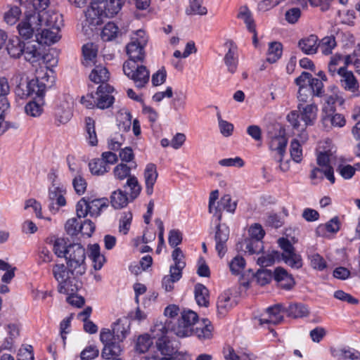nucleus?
<instances>
[{
  "mask_svg": "<svg viewBox=\"0 0 360 360\" xmlns=\"http://www.w3.org/2000/svg\"><path fill=\"white\" fill-rule=\"evenodd\" d=\"M122 8L121 0H94L85 12L86 23L97 26L104 18H112Z\"/></svg>",
  "mask_w": 360,
  "mask_h": 360,
  "instance_id": "1",
  "label": "nucleus"
},
{
  "mask_svg": "<svg viewBox=\"0 0 360 360\" xmlns=\"http://www.w3.org/2000/svg\"><path fill=\"white\" fill-rule=\"evenodd\" d=\"M52 274L58 283V291L60 293L73 295L78 289L75 270L64 264H55L52 266Z\"/></svg>",
  "mask_w": 360,
  "mask_h": 360,
  "instance_id": "2",
  "label": "nucleus"
},
{
  "mask_svg": "<svg viewBox=\"0 0 360 360\" xmlns=\"http://www.w3.org/2000/svg\"><path fill=\"white\" fill-rule=\"evenodd\" d=\"M318 107L311 102L309 104H298L297 110H292L287 115V120L294 129L313 126L317 119Z\"/></svg>",
  "mask_w": 360,
  "mask_h": 360,
  "instance_id": "3",
  "label": "nucleus"
},
{
  "mask_svg": "<svg viewBox=\"0 0 360 360\" xmlns=\"http://www.w3.org/2000/svg\"><path fill=\"white\" fill-rule=\"evenodd\" d=\"M65 259L67 265L75 270L77 274L82 276L85 274L86 271V251L80 244L68 245Z\"/></svg>",
  "mask_w": 360,
  "mask_h": 360,
  "instance_id": "4",
  "label": "nucleus"
},
{
  "mask_svg": "<svg viewBox=\"0 0 360 360\" xmlns=\"http://www.w3.org/2000/svg\"><path fill=\"white\" fill-rule=\"evenodd\" d=\"M124 75L133 80L136 87L143 88L149 82L150 72L142 65H137L132 60H127L122 66Z\"/></svg>",
  "mask_w": 360,
  "mask_h": 360,
  "instance_id": "5",
  "label": "nucleus"
},
{
  "mask_svg": "<svg viewBox=\"0 0 360 360\" xmlns=\"http://www.w3.org/2000/svg\"><path fill=\"white\" fill-rule=\"evenodd\" d=\"M148 42V38L143 30H138L135 36L131 38V41L126 47L127 53L129 57L128 60L143 62L145 58L144 47Z\"/></svg>",
  "mask_w": 360,
  "mask_h": 360,
  "instance_id": "6",
  "label": "nucleus"
},
{
  "mask_svg": "<svg viewBox=\"0 0 360 360\" xmlns=\"http://www.w3.org/2000/svg\"><path fill=\"white\" fill-rule=\"evenodd\" d=\"M278 244L283 250L281 256L286 264L295 269L302 266L301 256L295 252V248L288 238H280L278 240Z\"/></svg>",
  "mask_w": 360,
  "mask_h": 360,
  "instance_id": "7",
  "label": "nucleus"
},
{
  "mask_svg": "<svg viewBox=\"0 0 360 360\" xmlns=\"http://www.w3.org/2000/svg\"><path fill=\"white\" fill-rule=\"evenodd\" d=\"M193 316H169L168 326L170 332L179 337L184 338L192 335Z\"/></svg>",
  "mask_w": 360,
  "mask_h": 360,
  "instance_id": "8",
  "label": "nucleus"
},
{
  "mask_svg": "<svg viewBox=\"0 0 360 360\" xmlns=\"http://www.w3.org/2000/svg\"><path fill=\"white\" fill-rule=\"evenodd\" d=\"M32 20H37V25L41 28H60L63 25L62 15L53 11L33 12Z\"/></svg>",
  "mask_w": 360,
  "mask_h": 360,
  "instance_id": "9",
  "label": "nucleus"
},
{
  "mask_svg": "<svg viewBox=\"0 0 360 360\" xmlns=\"http://www.w3.org/2000/svg\"><path fill=\"white\" fill-rule=\"evenodd\" d=\"M268 315H278L281 313L288 315H307L310 313L307 306L303 303H292L288 307L282 304H276L266 309Z\"/></svg>",
  "mask_w": 360,
  "mask_h": 360,
  "instance_id": "10",
  "label": "nucleus"
},
{
  "mask_svg": "<svg viewBox=\"0 0 360 360\" xmlns=\"http://www.w3.org/2000/svg\"><path fill=\"white\" fill-rule=\"evenodd\" d=\"M192 334H195L201 340H211L213 338L214 326L206 318L193 316Z\"/></svg>",
  "mask_w": 360,
  "mask_h": 360,
  "instance_id": "11",
  "label": "nucleus"
},
{
  "mask_svg": "<svg viewBox=\"0 0 360 360\" xmlns=\"http://www.w3.org/2000/svg\"><path fill=\"white\" fill-rule=\"evenodd\" d=\"M20 37L25 40L31 39L34 34L36 38L39 36V32L41 27L37 25V20H32V13L27 14L17 26Z\"/></svg>",
  "mask_w": 360,
  "mask_h": 360,
  "instance_id": "12",
  "label": "nucleus"
},
{
  "mask_svg": "<svg viewBox=\"0 0 360 360\" xmlns=\"http://www.w3.org/2000/svg\"><path fill=\"white\" fill-rule=\"evenodd\" d=\"M114 89L108 84H101L95 93L96 107L100 109H105L110 108L114 103V97L110 94L113 91Z\"/></svg>",
  "mask_w": 360,
  "mask_h": 360,
  "instance_id": "13",
  "label": "nucleus"
},
{
  "mask_svg": "<svg viewBox=\"0 0 360 360\" xmlns=\"http://www.w3.org/2000/svg\"><path fill=\"white\" fill-rule=\"evenodd\" d=\"M338 75L340 77V84L345 90L359 96V94H356L359 91V82L352 72L347 71L345 67H340Z\"/></svg>",
  "mask_w": 360,
  "mask_h": 360,
  "instance_id": "14",
  "label": "nucleus"
},
{
  "mask_svg": "<svg viewBox=\"0 0 360 360\" xmlns=\"http://www.w3.org/2000/svg\"><path fill=\"white\" fill-rule=\"evenodd\" d=\"M13 81L16 84L15 88V94L20 98H25L30 96V86H34L35 82H30L22 73H16L13 77Z\"/></svg>",
  "mask_w": 360,
  "mask_h": 360,
  "instance_id": "15",
  "label": "nucleus"
},
{
  "mask_svg": "<svg viewBox=\"0 0 360 360\" xmlns=\"http://www.w3.org/2000/svg\"><path fill=\"white\" fill-rule=\"evenodd\" d=\"M229 237V229L225 224H218L214 236L215 248L220 257L226 252V242Z\"/></svg>",
  "mask_w": 360,
  "mask_h": 360,
  "instance_id": "16",
  "label": "nucleus"
},
{
  "mask_svg": "<svg viewBox=\"0 0 360 360\" xmlns=\"http://www.w3.org/2000/svg\"><path fill=\"white\" fill-rule=\"evenodd\" d=\"M158 173L157 167L153 163L146 165L143 172V178L146 186V193L148 195L153 193V187L157 181Z\"/></svg>",
  "mask_w": 360,
  "mask_h": 360,
  "instance_id": "17",
  "label": "nucleus"
},
{
  "mask_svg": "<svg viewBox=\"0 0 360 360\" xmlns=\"http://www.w3.org/2000/svg\"><path fill=\"white\" fill-rule=\"evenodd\" d=\"M321 122L326 131H330L333 127H342L346 120L342 115L334 112L321 115Z\"/></svg>",
  "mask_w": 360,
  "mask_h": 360,
  "instance_id": "18",
  "label": "nucleus"
},
{
  "mask_svg": "<svg viewBox=\"0 0 360 360\" xmlns=\"http://www.w3.org/2000/svg\"><path fill=\"white\" fill-rule=\"evenodd\" d=\"M40 45L37 41L34 44L29 41L24 44L22 54L27 61L34 63L44 58L41 52Z\"/></svg>",
  "mask_w": 360,
  "mask_h": 360,
  "instance_id": "19",
  "label": "nucleus"
},
{
  "mask_svg": "<svg viewBox=\"0 0 360 360\" xmlns=\"http://www.w3.org/2000/svg\"><path fill=\"white\" fill-rule=\"evenodd\" d=\"M60 29L42 27L39 32L37 41L40 44H44L47 45L57 42L60 38L59 35Z\"/></svg>",
  "mask_w": 360,
  "mask_h": 360,
  "instance_id": "20",
  "label": "nucleus"
},
{
  "mask_svg": "<svg viewBox=\"0 0 360 360\" xmlns=\"http://www.w3.org/2000/svg\"><path fill=\"white\" fill-rule=\"evenodd\" d=\"M274 278L281 288L285 290L291 289L295 285V281L292 275L283 267H277L274 271Z\"/></svg>",
  "mask_w": 360,
  "mask_h": 360,
  "instance_id": "21",
  "label": "nucleus"
},
{
  "mask_svg": "<svg viewBox=\"0 0 360 360\" xmlns=\"http://www.w3.org/2000/svg\"><path fill=\"white\" fill-rule=\"evenodd\" d=\"M237 249L248 252L250 255L259 254L263 249V242L261 240L255 238H245L238 244Z\"/></svg>",
  "mask_w": 360,
  "mask_h": 360,
  "instance_id": "22",
  "label": "nucleus"
},
{
  "mask_svg": "<svg viewBox=\"0 0 360 360\" xmlns=\"http://www.w3.org/2000/svg\"><path fill=\"white\" fill-rule=\"evenodd\" d=\"M319 39L315 34H311L298 41V47L307 55L315 54L319 49Z\"/></svg>",
  "mask_w": 360,
  "mask_h": 360,
  "instance_id": "23",
  "label": "nucleus"
},
{
  "mask_svg": "<svg viewBox=\"0 0 360 360\" xmlns=\"http://www.w3.org/2000/svg\"><path fill=\"white\" fill-rule=\"evenodd\" d=\"M156 347L162 355L172 356L176 352L177 344L167 335L162 336L156 341Z\"/></svg>",
  "mask_w": 360,
  "mask_h": 360,
  "instance_id": "24",
  "label": "nucleus"
},
{
  "mask_svg": "<svg viewBox=\"0 0 360 360\" xmlns=\"http://www.w3.org/2000/svg\"><path fill=\"white\" fill-rule=\"evenodd\" d=\"M130 320L128 316L119 319L113 324L112 332L120 340H123L129 331Z\"/></svg>",
  "mask_w": 360,
  "mask_h": 360,
  "instance_id": "25",
  "label": "nucleus"
},
{
  "mask_svg": "<svg viewBox=\"0 0 360 360\" xmlns=\"http://www.w3.org/2000/svg\"><path fill=\"white\" fill-rule=\"evenodd\" d=\"M288 144V139L284 136H276L272 137L269 142V148L271 150L276 151L279 158L278 161L281 162L285 154V149Z\"/></svg>",
  "mask_w": 360,
  "mask_h": 360,
  "instance_id": "26",
  "label": "nucleus"
},
{
  "mask_svg": "<svg viewBox=\"0 0 360 360\" xmlns=\"http://www.w3.org/2000/svg\"><path fill=\"white\" fill-rule=\"evenodd\" d=\"M222 353L225 360H253L251 354L243 350L236 351L230 345L225 346Z\"/></svg>",
  "mask_w": 360,
  "mask_h": 360,
  "instance_id": "27",
  "label": "nucleus"
},
{
  "mask_svg": "<svg viewBox=\"0 0 360 360\" xmlns=\"http://www.w3.org/2000/svg\"><path fill=\"white\" fill-rule=\"evenodd\" d=\"M110 204L115 209H122L126 207L131 201L125 191L118 188L114 191L110 197Z\"/></svg>",
  "mask_w": 360,
  "mask_h": 360,
  "instance_id": "28",
  "label": "nucleus"
},
{
  "mask_svg": "<svg viewBox=\"0 0 360 360\" xmlns=\"http://www.w3.org/2000/svg\"><path fill=\"white\" fill-rule=\"evenodd\" d=\"M344 98L337 94L326 96L325 98L324 104L322 108L321 115L335 112V105L338 103L340 105H341L344 103Z\"/></svg>",
  "mask_w": 360,
  "mask_h": 360,
  "instance_id": "29",
  "label": "nucleus"
},
{
  "mask_svg": "<svg viewBox=\"0 0 360 360\" xmlns=\"http://www.w3.org/2000/svg\"><path fill=\"white\" fill-rule=\"evenodd\" d=\"M236 305V302L231 298L227 292H224L219 295L217 307L219 314H225Z\"/></svg>",
  "mask_w": 360,
  "mask_h": 360,
  "instance_id": "30",
  "label": "nucleus"
},
{
  "mask_svg": "<svg viewBox=\"0 0 360 360\" xmlns=\"http://www.w3.org/2000/svg\"><path fill=\"white\" fill-rule=\"evenodd\" d=\"M122 352V349L120 343L110 342V344H106L104 345L101 352V356L105 359L122 360L121 359L118 358Z\"/></svg>",
  "mask_w": 360,
  "mask_h": 360,
  "instance_id": "31",
  "label": "nucleus"
},
{
  "mask_svg": "<svg viewBox=\"0 0 360 360\" xmlns=\"http://www.w3.org/2000/svg\"><path fill=\"white\" fill-rule=\"evenodd\" d=\"M137 165L136 162H132L131 166L127 165L126 163L121 162L118 164L113 169V174L115 178L119 181H123L124 179H128L129 177L134 175L131 174V169H136Z\"/></svg>",
  "mask_w": 360,
  "mask_h": 360,
  "instance_id": "32",
  "label": "nucleus"
},
{
  "mask_svg": "<svg viewBox=\"0 0 360 360\" xmlns=\"http://www.w3.org/2000/svg\"><path fill=\"white\" fill-rule=\"evenodd\" d=\"M110 78V73L105 67L98 65L96 66L89 75L91 81L96 84H105Z\"/></svg>",
  "mask_w": 360,
  "mask_h": 360,
  "instance_id": "33",
  "label": "nucleus"
},
{
  "mask_svg": "<svg viewBox=\"0 0 360 360\" xmlns=\"http://www.w3.org/2000/svg\"><path fill=\"white\" fill-rule=\"evenodd\" d=\"M85 122V137L88 143L91 146H96L98 144V139L95 128V121L93 118L87 117L84 120Z\"/></svg>",
  "mask_w": 360,
  "mask_h": 360,
  "instance_id": "34",
  "label": "nucleus"
},
{
  "mask_svg": "<svg viewBox=\"0 0 360 360\" xmlns=\"http://www.w3.org/2000/svg\"><path fill=\"white\" fill-rule=\"evenodd\" d=\"M195 299L200 307H208L209 305V290L202 284L198 283L195 286Z\"/></svg>",
  "mask_w": 360,
  "mask_h": 360,
  "instance_id": "35",
  "label": "nucleus"
},
{
  "mask_svg": "<svg viewBox=\"0 0 360 360\" xmlns=\"http://www.w3.org/2000/svg\"><path fill=\"white\" fill-rule=\"evenodd\" d=\"M24 44L25 43L22 42L18 37L9 39L6 47L8 54L13 58H20L23 52Z\"/></svg>",
  "mask_w": 360,
  "mask_h": 360,
  "instance_id": "36",
  "label": "nucleus"
},
{
  "mask_svg": "<svg viewBox=\"0 0 360 360\" xmlns=\"http://www.w3.org/2000/svg\"><path fill=\"white\" fill-rule=\"evenodd\" d=\"M338 360H360V352L349 347H344L334 352Z\"/></svg>",
  "mask_w": 360,
  "mask_h": 360,
  "instance_id": "37",
  "label": "nucleus"
},
{
  "mask_svg": "<svg viewBox=\"0 0 360 360\" xmlns=\"http://www.w3.org/2000/svg\"><path fill=\"white\" fill-rule=\"evenodd\" d=\"M252 321L255 325L270 329L271 326L281 323L283 316H254Z\"/></svg>",
  "mask_w": 360,
  "mask_h": 360,
  "instance_id": "38",
  "label": "nucleus"
},
{
  "mask_svg": "<svg viewBox=\"0 0 360 360\" xmlns=\"http://www.w3.org/2000/svg\"><path fill=\"white\" fill-rule=\"evenodd\" d=\"M169 319H166L165 322L157 321L150 329L152 338L159 340L162 336H167L170 331V326H168Z\"/></svg>",
  "mask_w": 360,
  "mask_h": 360,
  "instance_id": "39",
  "label": "nucleus"
},
{
  "mask_svg": "<svg viewBox=\"0 0 360 360\" xmlns=\"http://www.w3.org/2000/svg\"><path fill=\"white\" fill-rule=\"evenodd\" d=\"M108 200L105 198L100 199H94L89 201V215L91 217H98L103 208L108 206Z\"/></svg>",
  "mask_w": 360,
  "mask_h": 360,
  "instance_id": "40",
  "label": "nucleus"
},
{
  "mask_svg": "<svg viewBox=\"0 0 360 360\" xmlns=\"http://www.w3.org/2000/svg\"><path fill=\"white\" fill-rule=\"evenodd\" d=\"M98 49L95 44L93 43H87L82 47V53L84 56V65L87 66L91 63H94V60L97 56Z\"/></svg>",
  "mask_w": 360,
  "mask_h": 360,
  "instance_id": "41",
  "label": "nucleus"
},
{
  "mask_svg": "<svg viewBox=\"0 0 360 360\" xmlns=\"http://www.w3.org/2000/svg\"><path fill=\"white\" fill-rule=\"evenodd\" d=\"M72 115L69 106H58L55 110V118L58 124H65L70 121Z\"/></svg>",
  "mask_w": 360,
  "mask_h": 360,
  "instance_id": "42",
  "label": "nucleus"
},
{
  "mask_svg": "<svg viewBox=\"0 0 360 360\" xmlns=\"http://www.w3.org/2000/svg\"><path fill=\"white\" fill-rule=\"evenodd\" d=\"M124 188L127 187L129 188V195L131 201L136 199L140 194L141 191V186L138 181V179L134 175L131 177H129L126 184L123 186Z\"/></svg>",
  "mask_w": 360,
  "mask_h": 360,
  "instance_id": "43",
  "label": "nucleus"
},
{
  "mask_svg": "<svg viewBox=\"0 0 360 360\" xmlns=\"http://www.w3.org/2000/svg\"><path fill=\"white\" fill-rule=\"evenodd\" d=\"M282 55V44L280 42H271L269 44L266 60L270 63L277 61Z\"/></svg>",
  "mask_w": 360,
  "mask_h": 360,
  "instance_id": "44",
  "label": "nucleus"
},
{
  "mask_svg": "<svg viewBox=\"0 0 360 360\" xmlns=\"http://www.w3.org/2000/svg\"><path fill=\"white\" fill-rule=\"evenodd\" d=\"M118 33V27L114 22H109L103 28L101 36L104 41H110L115 39Z\"/></svg>",
  "mask_w": 360,
  "mask_h": 360,
  "instance_id": "45",
  "label": "nucleus"
},
{
  "mask_svg": "<svg viewBox=\"0 0 360 360\" xmlns=\"http://www.w3.org/2000/svg\"><path fill=\"white\" fill-rule=\"evenodd\" d=\"M89 169L92 174L103 175L108 172L110 167L105 164V161L100 158L93 159L89 163Z\"/></svg>",
  "mask_w": 360,
  "mask_h": 360,
  "instance_id": "46",
  "label": "nucleus"
},
{
  "mask_svg": "<svg viewBox=\"0 0 360 360\" xmlns=\"http://www.w3.org/2000/svg\"><path fill=\"white\" fill-rule=\"evenodd\" d=\"M318 44L323 54L330 55L336 46L335 38L333 36L325 37L320 41H318Z\"/></svg>",
  "mask_w": 360,
  "mask_h": 360,
  "instance_id": "47",
  "label": "nucleus"
},
{
  "mask_svg": "<svg viewBox=\"0 0 360 360\" xmlns=\"http://www.w3.org/2000/svg\"><path fill=\"white\" fill-rule=\"evenodd\" d=\"M21 9L17 6H10L9 9L4 13V21L10 25H13L16 23L21 15Z\"/></svg>",
  "mask_w": 360,
  "mask_h": 360,
  "instance_id": "48",
  "label": "nucleus"
},
{
  "mask_svg": "<svg viewBox=\"0 0 360 360\" xmlns=\"http://www.w3.org/2000/svg\"><path fill=\"white\" fill-rule=\"evenodd\" d=\"M224 62L229 72L234 73L237 69L238 58L236 50L230 48L224 56Z\"/></svg>",
  "mask_w": 360,
  "mask_h": 360,
  "instance_id": "49",
  "label": "nucleus"
},
{
  "mask_svg": "<svg viewBox=\"0 0 360 360\" xmlns=\"http://www.w3.org/2000/svg\"><path fill=\"white\" fill-rule=\"evenodd\" d=\"M340 220L338 217L332 218L329 221L323 225H319L316 229V233L320 234L326 230L330 233H337L340 230Z\"/></svg>",
  "mask_w": 360,
  "mask_h": 360,
  "instance_id": "50",
  "label": "nucleus"
},
{
  "mask_svg": "<svg viewBox=\"0 0 360 360\" xmlns=\"http://www.w3.org/2000/svg\"><path fill=\"white\" fill-rule=\"evenodd\" d=\"M238 18L243 20L247 29L250 32H255V30H256L255 22L252 17L251 12L247 7L245 6L240 8V12L238 14Z\"/></svg>",
  "mask_w": 360,
  "mask_h": 360,
  "instance_id": "51",
  "label": "nucleus"
},
{
  "mask_svg": "<svg viewBox=\"0 0 360 360\" xmlns=\"http://www.w3.org/2000/svg\"><path fill=\"white\" fill-rule=\"evenodd\" d=\"M280 257L279 252L273 250L270 253L259 257L257 263L262 267L269 266L275 262L276 259H279Z\"/></svg>",
  "mask_w": 360,
  "mask_h": 360,
  "instance_id": "52",
  "label": "nucleus"
},
{
  "mask_svg": "<svg viewBox=\"0 0 360 360\" xmlns=\"http://www.w3.org/2000/svg\"><path fill=\"white\" fill-rule=\"evenodd\" d=\"M132 213L130 211L124 212L122 213L119 223V231L124 235H126L130 229L132 221Z\"/></svg>",
  "mask_w": 360,
  "mask_h": 360,
  "instance_id": "53",
  "label": "nucleus"
},
{
  "mask_svg": "<svg viewBox=\"0 0 360 360\" xmlns=\"http://www.w3.org/2000/svg\"><path fill=\"white\" fill-rule=\"evenodd\" d=\"M290 153L292 159L297 163L302 161V149L300 143L297 139L292 140L290 146Z\"/></svg>",
  "mask_w": 360,
  "mask_h": 360,
  "instance_id": "54",
  "label": "nucleus"
},
{
  "mask_svg": "<svg viewBox=\"0 0 360 360\" xmlns=\"http://www.w3.org/2000/svg\"><path fill=\"white\" fill-rule=\"evenodd\" d=\"M30 82H34L36 83L33 86H30V96L34 95L35 98H38L39 101L42 102L43 97L45 94L46 85L42 82H39L38 79H32Z\"/></svg>",
  "mask_w": 360,
  "mask_h": 360,
  "instance_id": "55",
  "label": "nucleus"
},
{
  "mask_svg": "<svg viewBox=\"0 0 360 360\" xmlns=\"http://www.w3.org/2000/svg\"><path fill=\"white\" fill-rule=\"evenodd\" d=\"M229 266L233 274L239 275L245 266V260L241 256H236L231 261Z\"/></svg>",
  "mask_w": 360,
  "mask_h": 360,
  "instance_id": "56",
  "label": "nucleus"
},
{
  "mask_svg": "<svg viewBox=\"0 0 360 360\" xmlns=\"http://www.w3.org/2000/svg\"><path fill=\"white\" fill-rule=\"evenodd\" d=\"M35 101H30L25 106V111L27 115L31 117H38L43 111L41 103Z\"/></svg>",
  "mask_w": 360,
  "mask_h": 360,
  "instance_id": "57",
  "label": "nucleus"
},
{
  "mask_svg": "<svg viewBox=\"0 0 360 360\" xmlns=\"http://www.w3.org/2000/svg\"><path fill=\"white\" fill-rule=\"evenodd\" d=\"M179 313L180 315H198L197 312L189 309H183L180 311L179 307L176 304L167 306L164 311V315H178Z\"/></svg>",
  "mask_w": 360,
  "mask_h": 360,
  "instance_id": "58",
  "label": "nucleus"
},
{
  "mask_svg": "<svg viewBox=\"0 0 360 360\" xmlns=\"http://www.w3.org/2000/svg\"><path fill=\"white\" fill-rule=\"evenodd\" d=\"M152 345V341L148 335H140L136 344V351L139 353H145Z\"/></svg>",
  "mask_w": 360,
  "mask_h": 360,
  "instance_id": "59",
  "label": "nucleus"
},
{
  "mask_svg": "<svg viewBox=\"0 0 360 360\" xmlns=\"http://www.w3.org/2000/svg\"><path fill=\"white\" fill-rule=\"evenodd\" d=\"M257 282L260 285H265L269 283L274 277V272L269 269H259L255 275Z\"/></svg>",
  "mask_w": 360,
  "mask_h": 360,
  "instance_id": "60",
  "label": "nucleus"
},
{
  "mask_svg": "<svg viewBox=\"0 0 360 360\" xmlns=\"http://www.w3.org/2000/svg\"><path fill=\"white\" fill-rule=\"evenodd\" d=\"M311 92L317 97H321L323 95V84L321 80L312 77L309 83Z\"/></svg>",
  "mask_w": 360,
  "mask_h": 360,
  "instance_id": "61",
  "label": "nucleus"
},
{
  "mask_svg": "<svg viewBox=\"0 0 360 360\" xmlns=\"http://www.w3.org/2000/svg\"><path fill=\"white\" fill-rule=\"evenodd\" d=\"M68 248V245L63 238H57L55 240L53 250L57 257L65 258Z\"/></svg>",
  "mask_w": 360,
  "mask_h": 360,
  "instance_id": "62",
  "label": "nucleus"
},
{
  "mask_svg": "<svg viewBox=\"0 0 360 360\" xmlns=\"http://www.w3.org/2000/svg\"><path fill=\"white\" fill-rule=\"evenodd\" d=\"M220 208L226 210L229 212H234L236 209L237 202L236 201L232 202L231 197L230 195H224L219 202Z\"/></svg>",
  "mask_w": 360,
  "mask_h": 360,
  "instance_id": "63",
  "label": "nucleus"
},
{
  "mask_svg": "<svg viewBox=\"0 0 360 360\" xmlns=\"http://www.w3.org/2000/svg\"><path fill=\"white\" fill-rule=\"evenodd\" d=\"M131 115L129 111L121 112L120 115L119 129L124 131H128L131 125Z\"/></svg>",
  "mask_w": 360,
  "mask_h": 360,
  "instance_id": "64",
  "label": "nucleus"
}]
</instances>
